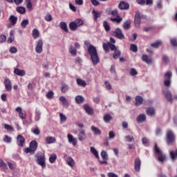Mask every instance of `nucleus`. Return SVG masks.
Wrapping results in <instances>:
<instances>
[{
    "label": "nucleus",
    "instance_id": "obj_1",
    "mask_svg": "<svg viewBox=\"0 0 177 177\" xmlns=\"http://www.w3.org/2000/svg\"><path fill=\"white\" fill-rule=\"evenodd\" d=\"M84 45L87 46V50L88 55H90V57L93 64L94 66L99 64L100 59H99V55H97V50H96V47L91 44V42H89V41H85Z\"/></svg>",
    "mask_w": 177,
    "mask_h": 177
},
{
    "label": "nucleus",
    "instance_id": "obj_2",
    "mask_svg": "<svg viewBox=\"0 0 177 177\" xmlns=\"http://www.w3.org/2000/svg\"><path fill=\"white\" fill-rule=\"evenodd\" d=\"M35 158H36V162L37 164H38V165H40V167H41V168H46V158L45 157V153H42V152H38L36 155H35Z\"/></svg>",
    "mask_w": 177,
    "mask_h": 177
},
{
    "label": "nucleus",
    "instance_id": "obj_3",
    "mask_svg": "<svg viewBox=\"0 0 177 177\" xmlns=\"http://www.w3.org/2000/svg\"><path fill=\"white\" fill-rule=\"evenodd\" d=\"M142 19L144 20H147V17L146 15H142L139 11H137L134 17V24L136 28H139V27H140Z\"/></svg>",
    "mask_w": 177,
    "mask_h": 177
},
{
    "label": "nucleus",
    "instance_id": "obj_4",
    "mask_svg": "<svg viewBox=\"0 0 177 177\" xmlns=\"http://www.w3.org/2000/svg\"><path fill=\"white\" fill-rule=\"evenodd\" d=\"M37 148L38 142H37L35 140L31 141L29 144V147L25 149V153H26V154H28V153L32 155L35 154Z\"/></svg>",
    "mask_w": 177,
    "mask_h": 177
},
{
    "label": "nucleus",
    "instance_id": "obj_5",
    "mask_svg": "<svg viewBox=\"0 0 177 177\" xmlns=\"http://www.w3.org/2000/svg\"><path fill=\"white\" fill-rule=\"evenodd\" d=\"M156 154L158 157V161H159V162H164L167 160V156L157 145H156Z\"/></svg>",
    "mask_w": 177,
    "mask_h": 177
},
{
    "label": "nucleus",
    "instance_id": "obj_6",
    "mask_svg": "<svg viewBox=\"0 0 177 177\" xmlns=\"http://www.w3.org/2000/svg\"><path fill=\"white\" fill-rule=\"evenodd\" d=\"M84 24V21L81 19H77L69 24V28L71 31H76L78 27H81Z\"/></svg>",
    "mask_w": 177,
    "mask_h": 177
},
{
    "label": "nucleus",
    "instance_id": "obj_7",
    "mask_svg": "<svg viewBox=\"0 0 177 177\" xmlns=\"http://www.w3.org/2000/svg\"><path fill=\"white\" fill-rule=\"evenodd\" d=\"M111 34L118 39H125V35H124L122 30L120 28H118L114 31L111 32Z\"/></svg>",
    "mask_w": 177,
    "mask_h": 177
},
{
    "label": "nucleus",
    "instance_id": "obj_8",
    "mask_svg": "<svg viewBox=\"0 0 177 177\" xmlns=\"http://www.w3.org/2000/svg\"><path fill=\"white\" fill-rule=\"evenodd\" d=\"M175 141V135L174 134V131L171 130H168L167 132V143H172V142Z\"/></svg>",
    "mask_w": 177,
    "mask_h": 177
},
{
    "label": "nucleus",
    "instance_id": "obj_9",
    "mask_svg": "<svg viewBox=\"0 0 177 177\" xmlns=\"http://www.w3.org/2000/svg\"><path fill=\"white\" fill-rule=\"evenodd\" d=\"M77 137H78V140H80V142H84V140L86 139V133H85V129H79Z\"/></svg>",
    "mask_w": 177,
    "mask_h": 177
},
{
    "label": "nucleus",
    "instance_id": "obj_10",
    "mask_svg": "<svg viewBox=\"0 0 177 177\" xmlns=\"http://www.w3.org/2000/svg\"><path fill=\"white\" fill-rule=\"evenodd\" d=\"M44 46V42L42 39H39L37 41L36 47H35V52L36 53L40 54L42 53V48Z\"/></svg>",
    "mask_w": 177,
    "mask_h": 177
},
{
    "label": "nucleus",
    "instance_id": "obj_11",
    "mask_svg": "<svg viewBox=\"0 0 177 177\" xmlns=\"http://www.w3.org/2000/svg\"><path fill=\"white\" fill-rule=\"evenodd\" d=\"M136 103L135 106H141V104H146L147 106V103L146 102V100H143V97L140 95H136L135 97Z\"/></svg>",
    "mask_w": 177,
    "mask_h": 177
},
{
    "label": "nucleus",
    "instance_id": "obj_12",
    "mask_svg": "<svg viewBox=\"0 0 177 177\" xmlns=\"http://www.w3.org/2000/svg\"><path fill=\"white\" fill-rule=\"evenodd\" d=\"M163 93L165 98L167 99V101L169 102V103H172V100H174V99L172 98V93L171 92V91L165 89L163 91Z\"/></svg>",
    "mask_w": 177,
    "mask_h": 177
},
{
    "label": "nucleus",
    "instance_id": "obj_13",
    "mask_svg": "<svg viewBox=\"0 0 177 177\" xmlns=\"http://www.w3.org/2000/svg\"><path fill=\"white\" fill-rule=\"evenodd\" d=\"M24 142H26V139L23 136L18 135L17 137V144L19 147H23L24 146Z\"/></svg>",
    "mask_w": 177,
    "mask_h": 177
},
{
    "label": "nucleus",
    "instance_id": "obj_14",
    "mask_svg": "<svg viewBox=\"0 0 177 177\" xmlns=\"http://www.w3.org/2000/svg\"><path fill=\"white\" fill-rule=\"evenodd\" d=\"M67 139H68V143H71V145H73V146H77V138H74L73 135L70 133L68 134Z\"/></svg>",
    "mask_w": 177,
    "mask_h": 177
},
{
    "label": "nucleus",
    "instance_id": "obj_15",
    "mask_svg": "<svg viewBox=\"0 0 177 177\" xmlns=\"http://www.w3.org/2000/svg\"><path fill=\"white\" fill-rule=\"evenodd\" d=\"M146 118H147L146 114L145 113L140 114L136 118V122H138V124H143V122L146 121Z\"/></svg>",
    "mask_w": 177,
    "mask_h": 177
},
{
    "label": "nucleus",
    "instance_id": "obj_16",
    "mask_svg": "<svg viewBox=\"0 0 177 177\" xmlns=\"http://www.w3.org/2000/svg\"><path fill=\"white\" fill-rule=\"evenodd\" d=\"M118 8L121 10H128L129 9V3L126 1H121L118 5Z\"/></svg>",
    "mask_w": 177,
    "mask_h": 177
},
{
    "label": "nucleus",
    "instance_id": "obj_17",
    "mask_svg": "<svg viewBox=\"0 0 177 177\" xmlns=\"http://www.w3.org/2000/svg\"><path fill=\"white\" fill-rule=\"evenodd\" d=\"M4 85H5L6 90L8 92H10V91H12V82L10 81V80L6 79L4 80Z\"/></svg>",
    "mask_w": 177,
    "mask_h": 177
},
{
    "label": "nucleus",
    "instance_id": "obj_18",
    "mask_svg": "<svg viewBox=\"0 0 177 177\" xmlns=\"http://www.w3.org/2000/svg\"><path fill=\"white\" fill-rule=\"evenodd\" d=\"M15 111H17L19 113V115L20 117V118H21L22 120H24L26 118V111L21 110V107L18 106L16 108Z\"/></svg>",
    "mask_w": 177,
    "mask_h": 177
},
{
    "label": "nucleus",
    "instance_id": "obj_19",
    "mask_svg": "<svg viewBox=\"0 0 177 177\" xmlns=\"http://www.w3.org/2000/svg\"><path fill=\"white\" fill-rule=\"evenodd\" d=\"M140 159L139 158H136L134 161V167L136 172H139L140 171Z\"/></svg>",
    "mask_w": 177,
    "mask_h": 177
},
{
    "label": "nucleus",
    "instance_id": "obj_20",
    "mask_svg": "<svg viewBox=\"0 0 177 177\" xmlns=\"http://www.w3.org/2000/svg\"><path fill=\"white\" fill-rule=\"evenodd\" d=\"M59 100L62 102V104L64 106V107H68V106H70V104L68 103V101H67L66 97L60 96Z\"/></svg>",
    "mask_w": 177,
    "mask_h": 177
},
{
    "label": "nucleus",
    "instance_id": "obj_21",
    "mask_svg": "<svg viewBox=\"0 0 177 177\" xmlns=\"http://www.w3.org/2000/svg\"><path fill=\"white\" fill-rule=\"evenodd\" d=\"M14 74H16L19 77H24V75H26V71L15 68L14 69Z\"/></svg>",
    "mask_w": 177,
    "mask_h": 177
},
{
    "label": "nucleus",
    "instance_id": "obj_22",
    "mask_svg": "<svg viewBox=\"0 0 177 177\" xmlns=\"http://www.w3.org/2000/svg\"><path fill=\"white\" fill-rule=\"evenodd\" d=\"M66 161L69 167L71 168H73L74 165H75V162L74 161V159L71 156H68L66 159Z\"/></svg>",
    "mask_w": 177,
    "mask_h": 177
},
{
    "label": "nucleus",
    "instance_id": "obj_23",
    "mask_svg": "<svg viewBox=\"0 0 177 177\" xmlns=\"http://www.w3.org/2000/svg\"><path fill=\"white\" fill-rule=\"evenodd\" d=\"M142 62H145V63H147V64H151V63H153V59L149 58V55H142Z\"/></svg>",
    "mask_w": 177,
    "mask_h": 177
},
{
    "label": "nucleus",
    "instance_id": "obj_24",
    "mask_svg": "<svg viewBox=\"0 0 177 177\" xmlns=\"http://www.w3.org/2000/svg\"><path fill=\"white\" fill-rule=\"evenodd\" d=\"M84 109L85 110V111L89 115H92V114H93V109H92L91 108V106H89V105L88 104H84Z\"/></svg>",
    "mask_w": 177,
    "mask_h": 177
},
{
    "label": "nucleus",
    "instance_id": "obj_25",
    "mask_svg": "<svg viewBox=\"0 0 177 177\" xmlns=\"http://www.w3.org/2000/svg\"><path fill=\"white\" fill-rule=\"evenodd\" d=\"M92 13L94 16V20H95V21H97V19H99V17L102 16V12L97 11V10H93L92 11Z\"/></svg>",
    "mask_w": 177,
    "mask_h": 177
},
{
    "label": "nucleus",
    "instance_id": "obj_26",
    "mask_svg": "<svg viewBox=\"0 0 177 177\" xmlns=\"http://www.w3.org/2000/svg\"><path fill=\"white\" fill-rule=\"evenodd\" d=\"M103 27L106 32H109L111 30V26H110V24L107 21H103Z\"/></svg>",
    "mask_w": 177,
    "mask_h": 177
},
{
    "label": "nucleus",
    "instance_id": "obj_27",
    "mask_svg": "<svg viewBox=\"0 0 177 177\" xmlns=\"http://www.w3.org/2000/svg\"><path fill=\"white\" fill-rule=\"evenodd\" d=\"M55 142H56V138L55 137L48 136L46 138V143L47 145L55 143Z\"/></svg>",
    "mask_w": 177,
    "mask_h": 177
},
{
    "label": "nucleus",
    "instance_id": "obj_28",
    "mask_svg": "<svg viewBox=\"0 0 177 177\" xmlns=\"http://www.w3.org/2000/svg\"><path fill=\"white\" fill-rule=\"evenodd\" d=\"M59 27L62 30H64L66 32H68V28H67V24L64 21H61Z\"/></svg>",
    "mask_w": 177,
    "mask_h": 177
},
{
    "label": "nucleus",
    "instance_id": "obj_29",
    "mask_svg": "<svg viewBox=\"0 0 177 177\" xmlns=\"http://www.w3.org/2000/svg\"><path fill=\"white\" fill-rule=\"evenodd\" d=\"M32 35L34 39H37V38H39V30H38V29L37 28L33 29L32 32Z\"/></svg>",
    "mask_w": 177,
    "mask_h": 177
},
{
    "label": "nucleus",
    "instance_id": "obj_30",
    "mask_svg": "<svg viewBox=\"0 0 177 177\" xmlns=\"http://www.w3.org/2000/svg\"><path fill=\"white\" fill-rule=\"evenodd\" d=\"M75 100L77 104H81V103H84V97L82 95H77L75 97Z\"/></svg>",
    "mask_w": 177,
    "mask_h": 177
},
{
    "label": "nucleus",
    "instance_id": "obj_31",
    "mask_svg": "<svg viewBox=\"0 0 177 177\" xmlns=\"http://www.w3.org/2000/svg\"><path fill=\"white\" fill-rule=\"evenodd\" d=\"M169 154L171 160H174L177 158V149L175 151H169Z\"/></svg>",
    "mask_w": 177,
    "mask_h": 177
},
{
    "label": "nucleus",
    "instance_id": "obj_32",
    "mask_svg": "<svg viewBox=\"0 0 177 177\" xmlns=\"http://www.w3.org/2000/svg\"><path fill=\"white\" fill-rule=\"evenodd\" d=\"M76 82L80 86H83V87L86 86V82H85L84 80H82V79H77Z\"/></svg>",
    "mask_w": 177,
    "mask_h": 177
},
{
    "label": "nucleus",
    "instance_id": "obj_33",
    "mask_svg": "<svg viewBox=\"0 0 177 177\" xmlns=\"http://www.w3.org/2000/svg\"><path fill=\"white\" fill-rule=\"evenodd\" d=\"M91 131H93L95 135H100V133H102L100 129H99L97 127L95 126L91 127Z\"/></svg>",
    "mask_w": 177,
    "mask_h": 177
},
{
    "label": "nucleus",
    "instance_id": "obj_34",
    "mask_svg": "<svg viewBox=\"0 0 177 177\" xmlns=\"http://www.w3.org/2000/svg\"><path fill=\"white\" fill-rule=\"evenodd\" d=\"M113 120V116L111 115L110 114H106L104 116V122H110Z\"/></svg>",
    "mask_w": 177,
    "mask_h": 177
},
{
    "label": "nucleus",
    "instance_id": "obj_35",
    "mask_svg": "<svg viewBox=\"0 0 177 177\" xmlns=\"http://www.w3.org/2000/svg\"><path fill=\"white\" fill-rule=\"evenodd\" d=\"M123 28H124V30H129V28H131V21L127 20L124 22Z\"/></svg>",
    "mask_w": 177,
    "mask_h": 177
},
{
    "label": "nucleus",
    "instance_id": "obj_36",
    "mask_svg": "<svg viewBox=\"0 0 177 177\" xmlns=\"http://www.w3.org/2000/svg\"><path fill=\"white\" fill-rule=\"evenodd\" d=\"M146 114L147 115H154V109L152 107H148L146 111Z\"/></svg>",
    "mask_w": 177,
    "mask_h": 177
},
{
    "label": "nucleus",
    "instance_id": "obj_37",
    "mask_svg": "<svg viewBox=\"0 0 177 177\" xmlns=\"http://www.w3.org/2000/svg\"><path fill=\"white\" fill-rule=\"evenodd\" d=\"M91 152L92 153V154H93L95 156V157H96L97 159H99V152H97V150H96V149H95V147H91Z\"/></svg>",
    "mask_w": 177,
    "mask_h": 177
},
{
    "label": "nucleus",
    "instance_id": "obj_38",
    "mask_svg": "<svg viewBox=\"0 0 177 177\" xmlns=\"http://www.w3.org/2000/svg\"><path fill=\"white\" fill-rule=\"evenodd\" d=\"M69 53L71 55H72V56H77V49L73 48V46H70Z\"/></svg>",
    "mask_w": 177,
    "mask_h": 177
},
{
    "label": "nucleus",
    "instance_id": "obj_39",
    "mask_svg": "<svg viewBox=\"0 0 177 177\" xmlns=\"http://www.w3.org/2000/svg\"><path fill=\"white\" fill-rule=\"evenodd\" d=\"M9 19L11 21L12 26H15L16 23H17V17H15V15H11Z\"/></svg>",
    "mask_w": 177,
    "mask_h": 177
},
{
    "label": "nucleus",
    "instance_id": "obj_40",
    "mask_svg": "<svg viewBox=\"0 0 177 177\" xmlns=\"http://www.w3.org/2000/svg\"><path fill=\"white\" fill-rule=\"evenodd\" d=\"M172 78V72L168 71L165 73V80H171Z\"/></svg>",
    "mask_w": 177,
    "mask_h": 177
},
{
    "label": "nucleus",
    "instance_id": "obj_41",
    "mask_svg": "<svg viewBox=\"0 0 177 177\" xmlns=\"http://www.w3.org/2000/svg\"><path fill=\"white\" fill-rule=\"evenodd\" d=\"M57 158V156H56V154L53 153V155H51L49 158V162L51 164H53V162H55L56 161Z\"/></svg>",
    "mask_w": 177,
    "mask_h": 177
},
{
    "label": "nucleus",
    "instance_id": "obj_42",
    "mask_svg": "<svg viewBox=\"0 0 177 177\" xmlns=\"http://www.w3.org/2000/svg\"><path fill=\"white\" fill-rule=\"evenodd\" d=\"M17 12H18V13H20L21 15H24V13H26V8L24 7H18L17 8Z\"/></svg>",
    "mask_w": 177,
    "mask_h": 177
},
{
    "label": "nucleus",
    "instance_id": "obj_43",
    "mask_svg": "<svg viewBox=\"0 0 177 177\" xmlns=\"http://www.w3.org/2000/svg\"><path fill=\"white\" fill-rule=\"evenodd\" d=\"M120 55H121V51L119 50H115L113 55V59H118V57H120Z\"/></svg>",
    "mask_w": 177,
    "mask_h": 177
},
{
    "label": "nucleus",
    "instance_id": "obj_44",
    "mask_svg": "<svg viewBox=\"0 0 177 177\" xmlns=\"http://www.w3.org/2000/svg\"><path fill=\"white\" fill-rule=\"evenodd\" d=\"M28 23H29L28 19L22 20V21L21 23V28H26V27H27V26H28Z\"/></svg>",
    "mask_w": 177,
    "mask_h": 177
},
{
    "label": "nucleus",
    "instance_id": "obj_45",
    "mask_svg": "<svg viewBox=\"0 0 177 177\" xmlns=\"http://www.w3.org/2000/svg\"><path fill=\"white\" fill-rule=\"evenodd\" d=\"M124 139L126 142H135V138H133V136H125Z\"/></svg>",
    "mask_w": 177,
    "mask_h": 177
},
{
    "label": "nucleus",
    "instance_id": "obj_46",
    "mask_svg": "<svg viewBox=\"0 0 177 177\" xmlns=\"http://www.w3.org/2000/svg\"><path fill=\"white\" fill-rule=\"evenodd\" d=\"M142 145H144V146L145 147H149V145L150 143V142L149 141V139H147V138H143L142 139Z\"/></svg>",
    "mask_w": 177,
    "mask_h": 177
},
{
    "label": "nucleus",
    "instance_id": "obj_47",
    "mask_svg": "<svg viewBox=\"0 0 177 177\" xmlns=\"http://www.w3.org/2000/svg\"><path fill=\"white\" fill-rule=\"evenodd\" d=\"M0 167L3 169H8V165H6V163H5V162L1 158H0Z\"/></svg>",
    "mask_w": 177,
    "mask_h": 177
},
{
    "label": "nucleus",
    "instance_id": "obj_48",
    "mask_svg": "<svg viewBox=\"0 0 177 177\" xmlns=\"http://www.w3.org/2000/svg\"><path fill=\"white\" fill-rule=\"evenodd\" d=\"M101 157L102 160H109V156L107 155V152L102 151L101 152Z\"/></svg>",
    "mask_w": 177,
    "mask_h": 177
},
{
    "label": "nucleus",
    "instance_id": "obj_49",
    "mask_svg": "<svg viewBox=\"0 0 177 177\" xmlns=\"http://www.w3.org/2000/svg\"><path fill=\"white\" fill-rule=\"evenodd\" d=\"M111 21H115L118 24H120V23H121V21H122V18L118 16L117 18H111Z\"/></svg>",
    "mask_w": 177,
    "mask_h": 177
},
{
    "label": "nucleus",
    "instance_id": "obj_50",
    "mask_svg": "<svg viewBox=\"0 0 177 177\" xmlns=\"http://www.w3.org/2000/svg\"><path fill=\"white\" fill-rule=\"evenodd\" d=\"M130 50H132V52H134V53H136V52H138V46H136V45L135 44H131Z\"/></svg>",
    "mask_w": 177,
    "mask_h": 177
},
{
    "label": "nucleus",
    "instance_id": "obj_51",
    "mask_svg": "<svg viewBox=\"0 0 177 177\" xmlns=\"http://www.w3.org/2000/svg\"><path fill=\"white\" fill-rule=\"evenodd\" d=\"M3 142H6V143H11L12 142V138L6 135L4 136V138H3Z\"/></svg>",
    "mask_w": 177,
    "mask_h": 177
},
{
    "label": "nucleus",
    "instance_id": "obj_52",
    "mask_svg": "<svg viewBox=\"0 0 177 177\" xmlns=\"http://www.w3.org/2000/svg\"><path fill=\"white\" fill-rule=\"evenodd\" d=\"M32 133H34V135H36V136H38L39 135V133H41V131H39V129L38 127H36L35 129H32Z\"/></svg>",
    "mask_w": 177,
    "mask_h": 177
},
{
    "label": "nucleus",
    "instance_id": "obj_53",
    "mask_svg": "<svg viewBox=\"0 0 177 177\" xmlns=\"http://www.w3.org/2000/svg\"><path fill=\"white\" fill-rule=\"evenodd\" d=\"M26 8L27 9H29V10H31L32 8V4L31 3V0H26Z\"/></svg>",
    "mask_w": 177,
    "mask_h": 177
},
{
    "label": "nucleus",
    "instance_id": "obj_54",
    "mask_svg": "<svg viewBox=\"0 0 177 177\" xmlns=\"http://www.w3.org/2000/svg\"><path fill=\"white\" fill-rule=\"evenodd\" d=\"M61 91L63 93H66L68 91V86L67 84H64L61 88Z\"/></svg>",
    "mask_w": 177,
    "mask_h": 177
},
{
    "label": "nucleus",
    "instance_id": "obj_55",
    "mask_svg": "<svg viewBox=\"0 0 177 177\" xmlns=\"http://www.w3.org/2000/svg\"><path fill=\"white\" fill-rule=\"evenodd\" d=\"M45 20L46 21H52V20H53V17H52V15L50 14H47L45 16Z\"/></svg>",
    "mask_w": 177,
    "mask_h": 177
},
{
    "label": "nucleus",
    "instance_id": "obj_56",
    "mask_svg": "<svg viewBox=\"0 0 177 177\" xmlns=\"http://www.w3.org/2000/svg\"><path fill=\"white\" fill-rule=\"evenodd\" d=\"M165 86L169 88L171 86V80L170 79H165L164 82Z\"/></svg>",
    "mask_w": 177,
    "mask_h": 177
},
{
    "label": "nucleus",
    "instance_id": "obj_57",
    "mask_svg": "<svg viewBox=\"0 0 177 177\" xmlns=\"http://www.w3.org/2000/svg\"><path fill=\"white\" fill-rule=\"evenodd\" d=\"M61 122H66V120H67V117L64 115L63 113L59 114Z\"/></svg>",
    "mask_w": 177,
    "mask_h": 177
},
{
    "label": "nucleus",
    "instance_id": "obj_58",
    "mask_svg": "<svg viewBox=\"0 0 177 177\" xmlns=\"http://www.w3.org/2000/svg\"><path fill=\"white\" fill-rule=\"evenodd\" d=\"M130 75H131L132 77H135V75H138V71L135 68H131L130 71Z\"/></svg>",
    "mask_w": 177,
    "mask_h": 177
},
{
    "label": "nucleus",
    "instance_id": "obj_59",
    "mask_svg": "<svg viewBox=\"0 0 177 177\" xmlns=\"http://www.w3.org/2000/svg\"><path fill=\"white\" fill-rule=\"evenodd\" d=\"M161 135H162V130L160 128H157L156 136H161Z\"/></svg>",
    "mask_w": 177,
    "mask_h": 177
},
{
    "label": "nucleus",
    "instance_id": "obj_60",
    "mask_svg": "<svg viewBox=\"0 0 177 177\" xmlns=\"http://www.w3.org/2000/svg\"><path fill=\"white\" fill-rule=\"evenodd\" d=\"M103 49L106 50V52L109 51L110 46L109 45V42L107 44L103 43L102 44Z\"/></svg>",
    "mask_w": 177,
    "mask_h": 177
},
{
    "label": "nucleus",
    "instance_id": "obj_61",
    "mask_svg": "<svg viewBox=\"0 0 177 177\" xmlns=\"http://www.w3.org/2000/svg\"><path fill=\"white\" fill-rule=\"evenodd\" d=\"M6 41V35H1L0 36V44H2L3 42Z\"/></svg>",
    "mask_w": 177,
    "mask_h": 177
},
{
    "label": "nucleus",
    "instance_id": "obj_62",
    "mask_svg": "<svg viewBox=\"0 0 177 177\" xmlns=\"http://www.w3.org/2000/svg\"><path fill=\"white\" fill-rule=\"evenodd\" d=\"M162 46V41L161 40H157L156 41V48H160V46Z\"/></svg>",
    "mask_w": 177,
    "mask_h": 177
},
{
    "label": "nucleus",
    "instance_id": "obj_63",
    "mask_svg": "<svg viewBox=\"0 0 177 177\" xmlns=\"http://www.w3.org/2000/svg\"><path fill=\"white\" fill-rule=\"evenodd\" d=\"M162 59H163V61L165 62V63H166L167 64H168V63H169V57H168V56L163 55Z\"/></svg>",
    "mask_w": 177,
    "mask_h": 177
},
{
    "label": "nucleus",
    "instance_id": "obj_64",
    "mask_svg": "<svg viewBox=\"0 0 177 177\" xmlns=\"http://www.w3.org/2000/svg\"><path fill=\"white\" fill-rule=\"evenodd\" d=\"M171 44L172 46H177V40L176 39H171Z\"/></svg>",
    "mask_w": 177,
    "mask_h": 177
}]
</instances>
